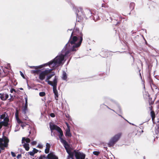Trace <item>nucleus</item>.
Returning a JSON list of instances; mask_svg holds the SVG:
<instances>
[{
  "instance_id": "43",
  "label": "nucleus",
  "mask_w": 159,
  "mask_h": 159,
  "mask_svg": "<svg viewBox=\"0 0 159 159\" xmlns=\"http://www.w3.org/2000/svg\"><path fill=\"white\" fill-rule=\"evenodd\" d=\"M11 154L12 156L13 157H15L16 156V155L15 153L13 152H11Z\"/></svg>"
},
{
  "instance_id": "14",
  "label": "nucleus",
  "mask_w": 159,
  "mask_h": 159,
  "mask_svg": "<svg viewBox=\"0 0 159 159\" xmlns=\"http://www.w3.org/2000/svg\"><path fill=\"white\" fill-rule=\"evenodd\" d=\"M48 156H49L50 159H58V157L53 152H50L48 154Z\"/></svg>"
},
{
  "instance_id": "41",
  "label": "nucleus",
  "mask_w": 159,
  "mask_h": 159,
  "mask_svg": "<svg viewBox=\"0 0 159 159\" xmlns=\"http://www.w3.org/2000/svg\"><path fill=\"white\" fill-rule=\"evenodd\" d=\"M37 144L36 141H33L31 143V144L33 145H35Z\"/></svg>"
},
{
  "instance_id": "58",
  "label": "nucleus",
  "mask_w": 159,
  "mask_h": 159,
  "mask_svg": "<svg viewBox=\"0 0 159 159\" xmlns=\"http://www.w3.org/2000/svg\"><path fill=\"white\" fill-rule=\"evenodd\" d=\"M132 34H134L135 33H136V32H135L134 31V30H132L131 32Z\"/></svg>"
},
{
  "instance_id": "6",
  "label": "nucleus",
  "mask_w": 159,
  "mask_h": 159,
  "mask_svg": "<svg viewBox=\"0 0 159 159\" xmlns=\"http://www.w3.org/2000/svg\"><path fill=\"white\" fill-rule=\"evenodd\" d=\"M73 9L76 15L77 18H78L80 20L85 17V15L83 12V10L81 8H80L79 9L76 8H73Z\"/></svg>"
},
{
  "instance_id": "45",
  "label": "nucleus",
  "mask_w": 159,
  "mask_h": 159,
  "mask_svg": "<svg viewBox=\"0 0 159 159\" xmlns=\"http://www.w3.org/2000/svg\"><path fill=\"white\" fill-rule=\"evenodd\" d=\"M5 100H6L9 97V95L7 94H6L5 95Z\"/></svg>"
},
{
  "instance_id": "10",
  "label": "nucleus",
  "mask_w": 159,
  "mask_h": 159,
  "mask_svg": "<svg viewBox=\"0 0 159 159\" xmlns=\"http://www.w3.org/2000/svg\"><path fill=\"white\" fill-rule=\"evenodd\" d=\"M89 16L91 15V16H89L90 19H93L95 22L100 19L99 16L98 15V14H96V13L93 14L90 11H89Z\"/></svg>"
},
{
  "instance_id": "37",
  "label": "nucleus",
  "mask_w": 159,
  "mask_h": 159,
  "mask_svg": "<svg viewBox=\"0 0 159 159\" xmlns=\"http://www.w3.org/2000/svg\"><path fill=\"white\" fill-rule=\"evenodd\" d=\"M17 122L19 124H21L23 122L19 118H16Z\"/></svg>"
},
{
  "instance_id": "56",
  "label": "nucleus",
  "mask_w": 159,
  "mask_h": 159,
  "mask_svg": "<svg viewBox=\"0 0 159 159\" xmlns=\"http://www.w3.org/2000/svg\"><path fill=\"white\" fill-rule=\"evenodd\" d=\"M45 158L47 159H50V158L49 157V156H48V155L46 157H45Z\"/></svg>"
},
{
  "instance_id": "5",
  "label": "nucleus",
  "mask_w": 159,
  "mask_h": 159,
  "mask_svg": "<svg viewBox=\"0 0 159 159\" xmlns=\"http://www.w3.org/2000/svg\"><path fill=\"white\" fill-rule=\"evenodd\" d=\"M9 139L6 137L4 138H0V148L1 150H4L5 147H7Z\"/></svg>"
},
{
  "instance_id": "57",
  "label": "nucleus",
  "mask_w": 159,
  "mask_h": 159,
  "mask_svg": "<svg viewBox=\"0 0 159 159\" xmlns=\"http://www.w3.org/2000/svg\"><path fill=\"white\" fill-rule=\"evenodd\" d=\"M27 86H28V89H31V87L28 84V82H27Z\"/></svg>"
},
{
  "instance_id": "24",
  "label": "nucleus",
  "mask_w": 159,
  "mask_h": 159,
  "mask_svg": "<svg viewBox=\"0 0 159 159\" xmlns=\"http://www.w3.org/2000/svg\"><path fill=\"white\" fill-rule=\"evenodd\" d=\"M23 144V147L25 148L26 150L28 151L29 150L30 147L29 144V143H24Z\"/></svg>"
},
{
  "instance_id": "60",
  "label": "nucleus",
  "mask_w": 159,
  "mask_h": 159,
  "mask_svg": "<svg viewBox=\"0 0 159 159\" xmlns=\"http://www.w3.org/2000/svg\"><path fill=\"white\" fill-rule=\"evenodd\" d=\"M105 106L107 107V108L108 109H109L110 110H111V109L110 108H109L108 106H107V105H105Z\"/></svg>"
},
{
  "instance_id": "40",
  "label": "nucleus",
  "mask_w": 159,
  "mask_h": 159,
  "mask_svg": "<svg viewBox=\"0 0 159 159\" xmlns=\"http://www.w3.org/2000/svg\"><path fill=\"white\" fill-rule=\"evenodd\" d=\"M37 147L40 148H43V146L40 144H39L37 146Z\"/></svg>"
},
{
  "instance_id": "8",
  "label": "nucleus",
  "mask_w": 159,
  "mask_h": 159,
  "mask_svg": "<svg viewBox=\"0 0 159 159\" xmlns=\"http://www.w3.org/2000/svg\"><path fill=\"white\" fill-rule=\"evenodd\" d=\"M64 147L66 149V152L68 154L67 157L68 158H70V157H74L75 156L74 150L73 152L71 151L70 148V144H68V145L64 146Z\"/></svg>"
},
{
  "instance_id": "18",
  "label": "nucleus",
  "mask_w": 159,
  "mask_h": 159,
  "mask_svg": "<svg viewBox=\"0 0 159 159\" xmlns=\"http://www.w3.org/2000/svg\"><path fill=\"white\" fill-rule=\"evenodd\" d=\"M30 139L28 138H26L25 137H23L21 142L22 143H28L30 142Z\"/></svg>"
},
{
  "instance_id": "61",
  "label": "nucleus",
  "mask_w": 159,
  "mask_h": 159,
  "mask_svg": "<svg viewBox=\"0 0 159 159\" xmlns=\"http://www.w3.org/2000/svg\"><path fill=\"white\" fill-rule=\"evenodd\" d=\"M105 4H102V7H105V6H105Z\"/></svg>"
},
{
  "instance_id": "7",
  "label": "nucleus",
  "mask_w": 159,
  "mask_h": 159,
  "mask_svg": "<svg viewBox=\"0 0 159 159\" xmlns=\"http://www.w3.org/2000/svg\"><path fill=\"white\" fill-rule=\"evenodd\" d=\"M54 68L49 69L48 68L46 69L45 70L42 71L39 74V79L41 80H43L45 78V76L50 71H52L53 70Z\"/></svg>"
},
{
  "instance_id": "20",
  "label": "nucleus",
  "mask_w": 159,
  "mask_h": 159,
  "mask_svg": "<svg viewBox=\"0 0 159 159\" xmlns=\"http://www.w3.org/2000/svg\"><path fill=\"white\" fill-rule=\"evenodd\" d=\"M111 101L114 103L116 105V107L117 108L118 111L120 112H121V109L119 104L115 101L112 99H110Z\"/></svg>"
},
{
  "instance_id": "4",
  "label": "nucleus",
  "mask_w": 159,
  "mask_h": 159,
  "mask_svg": "<svg viewBox=\"0 0 159 159\" xmlns=\"http://www.w3.org/2000/svg\"><path fill=\"white\" fill-rule=\"evenodd\" d=\"M57 80L58 78L57 77L55 76L53 80V84L52 86L53 87V91L54 94L55 99L57 100H58V91L57 89Z\"/></svg>"
},
{
  "instance_id": "26",
  "label": "nucleus",
  "mask_w": 159,
  "mask_h": 159,
  "mask_svg": "<svg viewBox=\"0 0 159 159\" xmlns=\"http://www.w3.org/2000/svg\"><path fill=\"white\" fill-rule=\"evenodd\" d=\"M135 3L134 2H131L129 5V7L130 9L131 10H133L134 7Z\"/></svg>"
},
{
  "instance_id": "49",
  "label": "nucleus",
  "mask_w": 159,
  "mask_h": 159,
  "mask_svg": "<svg viewBox=\"0 0 159 159\" xmlns=\"http://www.w3.org/2000/svg\"><path fill=\"white\" fill-rule=\"evenodd\" d=\"M66 124L67 127V129H70V126H69V124L67 122H66Z\"/></svg>"
},
{
  "instance_id": "32",
  "label": "nucleus",
  "mask_w": 159,
  "mask_h": 159,
  "mask_svg": "<svg viewBox=\"0 0 159 159\" xmlns=\"http://www.w3.org/2000/svg\"><path fill=\"white\" fill-rule=\"evenodd\" d=\"M100 153V152L99 151H94L93 152V154L95 155L98 156Z\"/></svg>"
},
{
  "instance_id": "47",
  "label": "nucleus",
  "mask_w": 159,
  "mask_h": 159,
  "mask_svg": "<svg viewBox=\"0 0 159 159\" xmlns=\"http://www.w3.org/2000/svg\"><path fill=\"white\" fill-rule=\"evenodd\" d=\"M10 92L11 93H13V92H16V90L13 88H11Z\"/></svg>"
},
{
  "instance_id": "16",
  "label": "nucleus",
  "mask_w": 159,
  "mask_h": 159,
  "mask_svg": "<svg viewBox=\"0 0 159 159\" xmlns=\"http://www.w3.org/2000/svg\"><path fill=\"white\" fill-rule=\"evenodd\" d=\"M9 121V119H8L6 120H3L2 121H0V123H2V125L5 127H8L9 125L8 123Z\"/></svg>"
},
{
  "instance_id": "22",
  "label": "nucleus",
  "mask_w": 159,
  "mask_h": 159,
  "mask_svg": "<svg viewBox=\"0 0 159 159\" xmlns=\"http://www.w3.org/2000/svg\"><path fill=\"white\" fill-rule=\"evenodd\" d=\"M67 78V75L65 71H63V72L62 76V80H66Z\"/></svg>"
},
{
  "instance_id": "55",
  "label": "nucleus",
  "mask_w": 159,
  "mask_h": 159,
  "mask_svg": "<svg viewBox=\"0 0 159 159\" xmlns=\"http://www.w3.org/2000/svg\"><path fill=\"white\" fill-rule=\"evenodd\" d=\"M145 43L149 47H151V46L150 45H149V44H148V43H147V41H146V40H145Z\"/></svg>"
},
{
  "instance_id": "36",
  "label": "nucleus",
  "mask_w": 159,
  "mask_h": 159,
  "mask_svg": "<svg viewBox=\"0 0 159 159\" xmlns=\"http://www.w3.org/2000/svg\"><path fill=\"white\" fill-rule=\"evenodd\" d=\"M66 117L67 118L68 120H69L70 119V117L68 114H65Z\"/></svg>"
},
{
  "instance_id": "2",
  "label": "nucleus",
  "mask_w": 159,
  "mask_h": 159,
  "mask_svg": "<svg viewBox=\"0 0 159 159\" xmlns=\"http://www.w3.org/2000/svg\"><path fill=\"white\" fill-rule=\"evenodd\" d=\"M69 40H83V34L79 32L78 28L76 27L75 29L74 28Z\"/></svg>"
},
{
  "instance_id": "50",
  "label": "nucleus",
  "mask_w": 159,
  "mask_h": 159,
  "mask_svg": "<svg viewBox=\"0 0 159 159\" xmlns=\"http://www.w3.org/2000/svg\"><path fill=\"white\" fill-rule=\"evenodd\" d=\"M20 74L21 75V76L22 77H23V78H24V75L23 74V73L21 71H20Z\"/></svg>"
},
{
  "instance_id": "23",
  "label": "nucleus",
  "mask_w": 159,
  "mask_h": 159,
  "mask_svg": "<svg viewBox=\"0 0 159 159\" xmlns=\"http://www.w3.org/2000/svg\"><path fill=\"white\" fill-rule=\"evenodd\" d=\"M49 79L48 78V77H47L45 81L48 83V84L51 85V86H52L53 84V81L52 82L51 81H50L49 80Z\"/></svg>"
},
{
  "instance_id": "31",
  "label": "nucleus",
  "mask_w": 159,
  "mask_h": 159,
  "mask_svg": "<svg viewBox=\"0 0 159 159\" xmlns=\"http://www.w3.org/2000/svg\"><path fill=\"white\" fill-rule=\"evenodd\" d=\"M46 95L45 93L44 92H41L39 93V95L40 97H43Z\"/></svg>"
},
{
  "instance_id": "27",
  "label": "nucleus",
  "mask_w": 159,
  "mask_h": 159,
  "mask_svg": "<svg viewBox=\"0 0 159 159\" xmlns=\"http://www.w3.org/2000/svg\"><path fill=\"white\" fill-rule=\"evenodd\" d=\"M55 75V72H52L51 74L48 75L47 77L48 78L50 79L53 76H54Z\"/></svg>"
},
{
  "instance_id": "51",
  "label": "nucleus",
  "mask_w": 159,
  "mask_h": 159,
  "mask_svg": "<svg viewBox=\"0 0 159 159\" xmlns=\"http://www.w3.org/2000/svg\"><path fill=\"white\" fill-rule=\"evenodd\" d=\"M21 157V154H19L17 156V159H19L20 157Z\"/></svg>"
},
{
  "instance_id": "54",
  "label": "nucleus",
  "mask_w": 159,
  "mask_h": 159,
  "mask_svg": "<svg viewBox=\"0 0 159 159\" xmlns=\"http://www.w3.org/2000/svg\"><path fill=\"white\" fill-rule=\"evenodd\" d=\"M125 120L127 121L128 122L129 124H131V125H135L133 123H130L127 120H126V119H125Z\"/></svg>"
},
{
  "instance_id": "13",
  "label": "nucleus",
  "mask_w": 159,
  "mask_h": 159,
  "mask_svg": "<svg viewBox=\"0 0 159 159\" xmlns=\"http://www.w3.org/2000/svg\"><path fill=\"white\" fill-rule=\"evenodd\" d=\"M49 128L52 131V130H56L58 131V130H59L61 129L59 127L55 124H52V125L50 124Z\"/></svg>"
},
{
  "instance_id": "38",
  "label": "nucleus",
  "mask_w": 159,
  "mask_h": 159,
  "mask_svg": "<svg viewBox=\"0 0 159 159\" xmlns=\"http://www.w3.org/2000/svg\"><path fill=\"white\" fill-rule=\"evenodd\" d=\"M33 151L34 153V154L37 153L38 152H39V150L35 148H33Z\"/></svg>"
},
{
  "instance_id": "19",
  "label": "nucleus",
  "mask_w": 159,
  "mask_h": 159,
  "mask_svg": "<svg viewBox=\"0 0 159 159\" xmlns=\"http://www.w3.org/2000/svg\"><path fill=\"white\" fill-rule=\"evenodd\" d=\"M46 148L45 150V152L46 154H48L49 152L50 145L49 143H47L46 144Z\"/></svg>"
},
{
  "instance_id": "3",
  "label": "nucleus",
  "mask_w": 159,
  "mask_h": 159,
  "mask_svg": "<svg viewBox=\"0 0 159 159\" xmlns=\"http://www.w3.org/2000/svg\"><path fill=\"white\" fill-rule=\"evenodd\" d=\"M121 134L118 133L111 137L107 143L108 146L109 147H113L114 145L119 141L120 138Z\"/></svg>"
},
{
  "instance_id": "48",
  "label": "nucleus",
  "mask_w": 159,
  "mask_h": 159,
  "mask_svg": "<svg viewBox=\"0 0 159 159\" xmlns=\"http://www.w3.org/2000/svg\"><path fill=\"white\" fill-rule=\"evenodd\" d=\"M89 41L88 42V43L89 44H90L91 43H94V40H89Z\"/></svg>"
},
{
  "instance_id": "29",
  "label": "nucleus",
  "mask_w": 159,
  "mask_h": 159,
  "mask_svg": "<svg viewBox=\"0 0 159 159\" xmlns=\"http://www.w3.org/2000/svg\"><path fill=\"white\" fill-rule=\"evenodd\" d=\"M85 155L84 154L81 152V155L80 156V159H85Z\"/></svg>"
},
{
  "instance_id": "11",
  "label": "nucleus",
  "mask_w": 159,
  "mask_h": 159,
  "mask_svg": "<svg viewBox=\"0 0 159 159\" xmlns=\"http://www.w3.org/2000/svg\"><path fill=\"white\" fill-rule=\"evenodd\" d=\"M28 104L25 103V106L22 109V112L25 115V118L23 119L25 120H26V118H28L26 116V111H27Z\"/></svg>"
},
{
  "instance_id": "35",
  "label": "nucleus",
  "mask_w": 159,
  "mask_h": 159,
  "mask_svg": "<svg viewBox=\"0 0 159 159\" xmlns=\"http://www.w3.org/2000/svg\"><path fill=\"white\" fill-rule=\"evenodd\" d=\"M26 125H27V124L22 122L21 125V126L22 128L23 129L24 127Z\"/></svg>"
},
{
  "instance_id": "15",
  "label": "nucleus",
  "mask_w": 159,
  "mask_h": 159,
  "mask_svg": "<svg viewBox=\"0 0 159 159\" xmlns=\"http://www.w3.org/2000/svg\"><path fill=\"white\" fill-rule=\"evenodd\" d=\"M133 37H131L132 39H141L142 38H143V39H144V40H145V38H144L143 36L141 34H140L139 35H136L134 37V35H133V34L132 35Z\"/></svg>"
},
{
  "instance_id": "25",
  "label": "nucleus",
  "mask_w": 159,
  "mask_h": 159,
  "mask_svg": "<svg viewBox=\"0 0 159 159\" xmlns=\"http://www.w3.org/2000/svg\"><path fill=\"white\" fill-rule=\"evenodd\" d=\"M155 135H156V138L159 137V128H156L155 130Z\"/></svg>"
},
{
  "instance_id": "33",
  "label": "nucleus",
  "mask_w": 159,
  "mask_h": 159,
  "mask_svg": "<svg viewBox=\"0 0 159 159\" xmlns=\"http://www.w3.org/2000/svg\"><path fill=\"white\" fill-rule=\"evenodd\" d=\"M45 156L44 155H41L39 157L38 159H43V158H45Z\"/></svg>"
},
{
  "instance_id": "34",
  "label": "nucleus",
  "mask_w": 159,
  "mask_h": 159,
  "mask_svg": "<svg viewBox=\"0 0 159 159\" xmlns=\"http://www.w3.org/2000/svg\"><path fill=\"white\" fill-rule=\"evenodd\" d=\"M28 153H29L30 155L32 156H34V153L33 151H30V152H29Z\"/></svg>"
},
{
  "instance_id": "17",
  "label": "nucleus",
  "mask_w": 159,
  "mask_h": 159,
  "mask_svg": "<svg viewBox=\"0 0 159 159\" xmlns=\"http://www.w3.org/2000/svg\"><path fill=\"white\" fill-rule=\"evenodd\" d=\"M75 156L76 159H80V156L81 152L78 151L76 150H74Z\"/></svg>"
},
{
  "instance_id": "30",
  "label": "nucleus",
  "mask_w": 159,
  "mask_h": 159,
  "mask_svg": "<svg viewBox=\"0 0 159 159\" xmlns=\"http://www.w3.org/2000/svg\"><path fill=\"white\" fill-rule=\"evenodd\" d=\"M0 99L3 101H5V94L4 93L2 94L0 96Z\"/></svg>"
},
{
  "instance_id": "62",
  "label": "nucleus",
  "mask_w": 159,
  "mask_h": 159,
  "mask_svg": "<svg viewBox=\"0 0 159 159\" xmlns=\"http://www.w3.org/2000/svg\"><path fill=\"white\" fill-rule=\"evenodd\" d=\"M72 30H73V29H68V30H67V32H68L69 31H72Z\"/></svg>"
},
{
  "instance_id": "46",
  "label": "nucleus",
  "mask_w": 159,
  "mask_h": 159,
  "mask_svg": "<svg viewBox=\"0 0 159 159\" xmlns=\"http://www.w3.org/2000/svg\"><path fill=\"white\" fill-rule=\"evenodd\" d=\"M50 116L52 117H55V115L54 113H51L50 114Z\"/></svg>"
},
{
  "instance_id": "9",
  "label": "nucleus",
  "mask_w": 159,
  "mask_h": 159,
  "mask_svg": "<svg viewBox=\"0 0 159 159\" xmlns=\"http://www.w3.org/2000/svg\"><path fill=\"white\" fill-rule=\"evenodd\" d=\"M57 132L59 133V138L60 139V141L61 143L63 145V146L65 145H68V143L67 142V141L64 139L62 138V137L64 136L63 132L61 129L58 131Z\"/></svg>"
},
{
  "instance_id": "39",
  "label": "nucleus",
  "mask_w": 159,
  "mask_h": 159,
  "mask_svg": "<svg viewBox=\"0 0 159 159\" xmlns=\"http://www.w3.org/2000/svg\"><path fill=\"white\" fill-rule=\"evenodd\" d=\"M156 125L157 126V128H159V119H157Z\"/></svg>"
},
{
  "instance_id": "1",
  "label": "nucleus",
  "mask_w": 159,
  "mask_h": 159,
  "mask_svg": "<svg viewBox=\"0 0 159 159\" xmlns=\"http://www.w3.org/2000/svg\"><path fill=\"white\" fill-rule=\"evenodd\" d=\"M82 40H69L61 52L52 60L47 63L39 66H29L31 69L41 68L48 65L50 67H56L62 66L68 57L70 55L71 52L76 51L77 48L80 45Z\"/></svg>"
},
{
  "instance_id": "42",
  "label": "nucleus",
  "mask_w": 159,
  "mask_h": 159,
  "mask_svg": "<svg viewBox=\"0 0 159 159\" xmlns=\"http://www.w3.org/2000/svg\"><path fill=\"white\" fill-rule=\"evenodd\" d=\"M42 71H41V70H39V69L36 70V74H40V73Z\"/></svg>"
},
{
  "instance_id": "63",
  "label": "nucleus",
  "mask_w": 159,
  "mask_h": 159,
  "mask_svg": "<svg viewBox=\"0 0 159 159\" xmlns=\"http://www.w3.org/2000/svg\"><path fill=\"white\" fill-rule=\"evenodd\" d=\"M19 150L20 152H22L23 150L21 148L19 149Z\"/></svg>"
},
{
  "instance_id": "44",
  "label": "nucleus",
  "mask_w": 159,
  "mask_h": 159,
  "mask_svg": "<svg viewBox=\"0 0 159 159\" xmlns=\"http://www.w3.org/2000/svg\"><path fill=\"white\" fill-rule=\"evenodd\" d=\"M31 72L32 74H36V70H31Z\"/></svg>"
},
{
  "instance_id": "53",
  "label": "nucleus",
  "mask_w": 159,
  "mask_h": 159,
  "mask_svg": "<svg viewBox=\"0 0 159 159\" xmlns=\"http://www.w3.org/2000/svg\"><path fill=\"white\" fill-rule=\"evenodd\" d=\"M105 105L104 104H102L100 105V107L101 108H102L104 107V106H105Z\"/></svg>"
},
{
  "instance_id": "59",
  "label": "nucleus",
  "mask_w": 159,
  "mask_h": 159,
  "mask_svg": "<svg viewBox=\"0 0 159 159\" xmlns=\"http://www.w3.org/2000/svg\"><path fill=\"white\" fill-rule=\"evenodd\" d=\"M2 126L3 125H2V123H0V129H1L2 128Z\"/></svg>"
},
{
  "instance_id": "21",
  "label": "nucleus",
  "mask_w": 159,
  "mask_h": 159,
  "mask_svg": "<svg viewBox=\"0 0 159 159\" xmlns=\"http://www.w3.org/2000/svg\"><path fill=\"white\" fill-rule=\"evenodd\" d=\"M65 135L66 136L71 137V134L70 132V129H67L66 131Z\"/></svg>"
},
{
  "instance_id": "12",
  "label": "nucleus",
  "mask_w": 159,
  "mask_h": 159,
  "mask_svg": "<svg viewBox=\"0 0 159 159\" xmlns=\"http://www.w3.org/2000/svg\"><path fill=\"white\" fill-rule=\"evenodd\" d=\"M9 119V117L7 114L6 112H4L2 115H0V121H2V120H6Z\"/></svg>"
},
{
  "instance_id": "52",
  "label": "nucleus",
  "mask_w": 159,
  "mask_h": 159,
  "mask_svg": "<svg viewBox=\"0 0 159 159\" xmlns=\"http://www.w3.org/2000/svg\"><path fill=\"white\" fill-rule=\"evenodd\" d=\"M25 103H26V104H28V102H27V100H28V99H27V97H25Z\"/></svg>"
},
{
  "instance_id": "64",
  "label": "nucleus",
  "mask_w": 159,
  "mask_h": 159,
  "mask_svg": "<svg viewBox=\"0 0 159 159\" xmlns=\"http://www.w3.org/2000/svg\"><path fill=\"white\" fill-rule=\"evenodd\" d=\"M106 150H107V147H104V148Z\"/></svg>"
},
{
  "instance_id": "28",
  "label": "nucleus",
  "mask_w": 159,
  "mask_h": 159,
  "mask_svg": "<svg viewBox=\"0 0 159 159\" xmlns=\"http://www.w3.org/2000/svg\"><path fill=\"white\" fill-rule=\"evenodd\" d=\"M150 113L152 119L153 120V119L154 118L155 116V113L154 111H151Z\"/></svg>"
}]
</instances>
